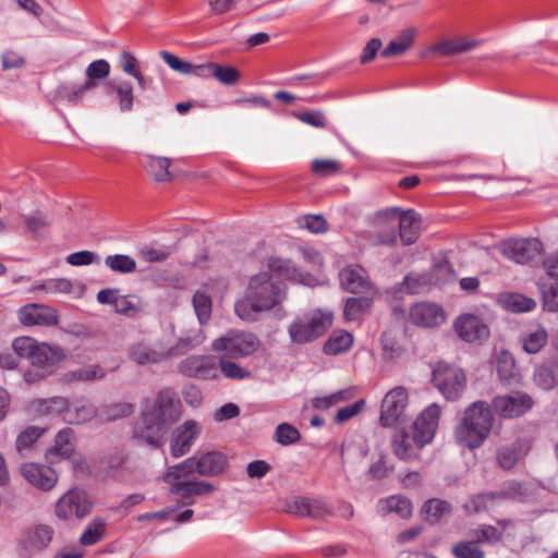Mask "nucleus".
<instances>
[{"mask_svg":"<svg viewBox=\"0 0 558 558\" xmlns=\"http://www.w3.org/2000/svg\"><path fill=\"white\" fill-rule=\"evenodd\" d=\"M180 407V400L173 390L161 389L154 399H147L143 403L133 437L153 448H159L163 435L179 420Z\"/></svg>","mask_w":558,"mask_h":558,"instance_id":"f257e3e1","label":"nucleus"},{"mask_svg":"<svg viewBox=\"0 0 558 558\" xmlns=\"http://www.w3.org/2000/svg\"><path fill=\"white\" fill-rule=\"evenodd\" d=\"M286 296V286L269 271L252 276L245 295L234 305L235 314L245 322H255L260 313L279 304Z\"/></svg>","mask_w":558,"mask_h":558,"instance_id":"f03ea898","label":"nucleus"},{"mask_svg":"<svg viewBox=\"0 0 558 558\" xmlns=\"http://www.w3.org/2000/svg\"><path fill=\"white\" fill-rule=\"evenodd\" d=\"M494 425V414L485 401H476L465 409L456 426L454 438L459 446L476 449L488 438Z\"/></svg>","mask_w":558,"mask_h":558,"instance_id":"7ed1b4c3","label":"nucleus"},{"mask_svg":"<svg viewBox=\"0 0 558 558\" xmlns=\"http://www.w3.org/2000/svg\"><path fill=\"white\" fill-rule=\"evenodd\" d=\"M190 349L187 339H180L175 345L162 341L150 342L142 339L129 344L126 354L130 361L140 366L166 362Z\"/></svg>","mask_w":558,"mask_h":558,"instance_id":"20e7f679","label":"nucleus"},{"mask_svg":"<svg viewBox=\"0 0 558 558\" xmlns=\"http://www.w3.org/2000/svg\"><path fill=\"white\" fill-rule=\"evenodd\" d=\"M191 462L172 465L163 474V481L170 485V492L183 499L196 496H207L215 490V486L205 481L192 480Z\"/></svg>","mask_w":558,"mask_h":558,"instance_id":"39448f33","label":"nucleus"},{"mask_svg":"<svg viewBox=\"0 0 558 558\" xmlns=\"http://www.w3.org/2000/svg\"><path fill=\"white\" fill-rule=\"evenodd\" d=\"M331 324L332 315L317 310L298 316L288 331L294 343L304 344L322 337Z\"/></svg>","mask_w":558,"mask_h":558,"instance_id":"423d86ee","label":"nucleus"},{"mask_svg":"<svg viewBox=\"0 0 558 558\" xmlns=\"http://www.w3.org/2000/svg\"><path fill=\"white\" fill-rule=\"evenodd\" d=\"M258 338L247 331L230 330L213 342V350L225 352L231 359H240L253 354L258 350Z\"/></svg>","mask_w":558,"mask_h":558,"instance_id":"0eeeda50","label":"nucleus"},{"mask_svg":"<svg viewBox=\"0 0 558 558\" xmlns=\"http://www.w3.org/2000/svg\"><path fill=\"white\" fill-rule=\"evenodd\" d=\"M386 221L395 222V226H399V234L403 244L410 245L417 240L421 222L414 210L401 211L395 207L378 211L375 215V222L377 225H383Z\"/></svg>","mask_w":558,"mask_h":558,"instance_id":"6e6552de","label":"nucleus"},{"mask_svg":"<svg viewBox=\"0 0 558 558\" xmlns=\"http://www.w3.org/2000/svg\"><path fill=\"white\" fill-rule=\"evenodd\" d=\"M497 248L506 258L518 264H526L542 254L543 244L535 238L508 239L501 241Z\"/></svg>","mask_w":558,"mask_h":558,"instance_id":"1a4fd4ad","label":"nucleus"},{"mask_svg":"<svg viewBox=\"0 0 558 558\" xmlns=\"http://www.w3.org/2000/svg\"><path fill=\"white\" fill-rule=\"evenodd\" d=\"M433 381L448 400H457L465 388V375L462 369L451 365H439L434 371Z\"/></svg>","mask_w":558,"mask_h":558,"instance_id":"9d476101","label":"nucleus"},{"mask_svg":"<svg viewBox=\"0 0 558 558\" xmlns=\"http://www.w3.org/2000/svg\"><path fill=\"white\" fill-rule=\"evenodd\" d=\"M284 511L302 518L325 520L333 514L332 507L323 499L298 496L286 500Z\"/></svg>","mask_w":558,"mask_h":558,"instance_id":"9b49d317","label":"nucleus"},{"mask_svg":"<svg viewBox=\"0 0 558 558\" xmlns=\"http://www.w3.org/2000/svg\"><path fill=\"white\" fill-rule=\"evenodd\" d=\"M534 404L533 397L521 391L497 396L493 399V408L502 418L520 417L532 410Z\"/></svg>","mask_w":558,"mask_h":558,"instance_id":"f8f14e48","label":"nucleus"},{"mask_svg":"<svg viewBox=\"0 0 558 558\" xmlns=\"http://www.w3.org/2000/svg\"><path fill=\"white\" fill-rule=\"evenodd\" d=\"M408 390L404 387L398 386L389 390L381 402L380 424L390 427L401 422L408 405Z\"/></svg>","mask_w":558,"mask_h":558,"instance_id":"ddd939ff","label":"nucleus"},{"mask_svg":"<svg viewBox=\"0 0 558 558\" xmlns=\"http://www.w3.org/2000/svg\"><path fill=\"white\" fill-rule=\"evenodd\" d=\"M87 495L77 489L66 492L56 504V515L62 520L83 519L92 510Z\"/></svg>","mask_w":558,"mask_h":558,"instance_id":"4468645a","label":"nucleus"},{"mask_svg":"<svg viewBox=\"0 0 558 558\" xmlns=\"http://www.w3.org/2000/svg\"><path fill=\"white\" fill-rule=\"evenodd\" d=\"M410 322L421 328H435L447 320L446 311L435 302L414 303L409 311Z\"/></svg>","mask_w":558,"mask_h":558,"instance_id":"2eb2a0df","label":"nucleus"},{"mask_svg":"<svg viewBox=\"0 0 558 558\" xmlns=\"http://www.w3.org/2000/svg\"><path fill=\"white\" fill-rule=\"evenodd\" d=\"M54 537V530L48 524H37L27 529L22 538L21 545L28 555L40 554L46 550Z\"/></svg>","mask_w":558,"mask_h":558,"instance_id":"dca6fc26","label":"nucleus"},{"mask_svg":"<svg viewBox=\"0 0 558 558\" xmlns=\"http://www.w3.org/2000/svg\"><path fill=\"white\" fill-rule=\"evenodd\" d=\"M20 471L27 483L44 492L51 490L58 483L57 472L44 464L24 463L21 465Z\"/></svg>","mask_w":558,"mask_h":558,"instance_id":"f3484780","label":"nucleus"},{"mask_svg":"<svg viewBox=\"0 0 558 558\" xmlns=\"http://www.w3.org/2000/svg\"><path fill=\"white\" fill-rule=\"evenodd\" d=\"M17 317L25 326H54L58 324L57 311L48 305L37 303L21 307Z\"/></svg>","mask_w":558,"mask_h":558,"instance_id":"a211bd4d","label":"nucleus"},{"mask_svg":"<svg viewBox=\"0 0 558 558\" xmlns=\"http://www.w3.org/2000/svg\"><path fill=\"white\" fill-rule=\"evenodd\" d=\"M441 410L438 404L428 405L414 421L413 433L420 444H428L435 436Z\"/></svg>","mask_w":558,"mask_h":558,"instance_id":"6ab92c4d","label":"nucleus"},{"mask_svg":"<svg viewBox=\"0 0 558 558\" xmlns=\"http://www.w3.org/2000/svg\"><path fill=\"white\" fill-rule=\"evenodd\" d=\"M454 329L458 336L466 342L482 341L489 336L488 326L472 314L461 315L454 322Z\"/></svg>","mask_w":558,"mask_h":558,"instance_id":"aec40b11","label":"nucleus"},{"mask_svg":"<svg viewBox=\"0 0 558 558\" xmlns=\"http://www.w3.org/2000/svg\"><path fill=\"white\" fill-rule=\"evenodd\" d=\"M184 462H191V471L202 476H217L225 472L228 466L227 457L218 451H209L201 458L192 457Z\"/></svg>","mask_w":558,"mask_h":558,"instance_id":"412c9836","label":"nucleus"},{"mask_svg":"<svg viewBox=\"0 0 558 558\" xmlns=\"http://www.w3.org/2000/svg\"><path fill=\"white\" fill-rule=\"evenodd\" d=\"M339 278L342 288L351 293H367L374 290L366 270L359 265L343 268Z\"/></svg>","mask_w":558,"mask_h":558,"instance_id":"4be33fe9","label":"nucleus"},{"mask_svg":"<svg viewBox=\"0 0 558 558\" xmlns=\"http://www.w3.org/2000/svg\"><path fill=\"white\" fill-rule=\"evenodd\" d=\"M201 426L195 421H186L180 425L171 440V453L173 457L179 458L184 456L191 448L193 441L201 433Z\"/></svg>","mask_w":558,"mask_h":558,"instance_id":"5701e85b","label":"nucleus"},{"mask_svg":"<svg viewBox=\"0 0 558 558\" xmlns=\"http://www.w3.org/2000/svg\"><path fill=\"white\" fill-rule=\"evenodd\" d=\"M180 372L190 377L208 379L216 376V366L213 357L193 355L180 363Z\"/></svg>","mask_w":558,"mask_h":558,"instance_id":"b1692460","label":"nucleus"},{"mask_svg":"<svg viewBox=\"0 0 558 558\" xmlns=\"http://www.w3.org/2000/svg\"><path fill=\"white\" fill-rule=\"evenodd\" d=\"M496 368L504 385L517 386L521 384L522 375L517 366L513 355L508 350H500L496 355Z\"/></svg>","mask_w":558,"mask_h":558,"instance_id":"393cba45","label":"nucleus"},{"mask_svg":"<svg viewBox=\"0 0 558 558\" xmlns=\"http://www.w3.org/2000/svg\"><path fill=\"white\" fill-rule=\"evenodd\" d=\"M426 444H420L417 436L408 434L405 430H397L391 440L393 453L401 460H411L417 457L418 451Z\"/></svg>","mask_w":558,"mask_h":558,"instance_id":"a878e982","label":"nucleus"},{"mask_svg":"<svg viewBox=\"0 0 558 558\" xmlns=\"http://www.w3.org/2000/svg\"><path fill=\"white\" fill-rule=\"evenodd\" d=\"M62 357L63 354L59 349L52 348L46 343H38L28 361L33 366L40 369V373H37L36 377L44 378L48 374V368L61 361Z\"/></svg>","mask_w":558,"mask_h":558,"instance_id":"bb28decb","label":"nucleus"},{"mask_svg":"<svg viewBox=\"0 0 558 558\" xmlns=\"http://www.w3.org/2000/svg\"><path fill=\"white\" fill-rule=\"evenodd\" d=\"M480 45V40L459 37L453 39H445L433 46L427 50L428 52L435 53L440 57H453L457 54L465 53L473 50Z\"/></svg>","mask_w":558,"mask_h":558,"instance_id":"cd10ccee","label":"nucleus"},{"mask_svg":"<svg viewBox=\"0 0 558 558\" xmlns=\"http://www.w3.org/2000/svg\"><path fill=\"white\" fill-rule=\"evenodd\" d=\"M96 405L86 398L68 400V409L64 414V422L68 424H84L97 416Z\"/></svg>","mask_w":558,"mask_h":558,"instance_id":"c85d7f7f","label":"nucleus"},{"mask_svg":"<svg viewBox=\"0 0 558 558\" xmlns=\"http://www.w3.org/2000/svg\"><path fill=\"white\" fill-rule=\"evenodd\" d=\"M66 409L68 399L63 397L37 399L31 403V411L37 417L62 415V418L64 420Z\"/></svg>","mask_w":558,"mask_h":558,"instance_id":"c756f323","label":"nucleus"},{"mask_svg":"<svg viewBox=\"0 0 558 558\" xmlns=\"http://www.w3.org/2000/svg\"><path fill=\"white\" fill-rule=\"evenodd\" d=\"M539 290L543 298V306L548 312L558 311V276L551 271L539 280Z\"/></svg>","mask_w":558,"mask_h":558,"instance_id":"7c9ffc66","label":"nucleus"},{"mask_svg":"<svg viewBox=\"0 0 558 558\" xmlns=\"http://www.w3.org/2000/svg\"><path fill=\"white\" fill-rule=\"evenodd\" d=\"M415 36L416 29L414 27L403 29L396 39L391 40L387 45V47L381 51V56L385 58H391L403 54L413 46Z\"/></svg>","mask_w":558,"mask_h":558,"instance_id":"2f4dec72","label":"nucleus"},{"mask_svg":"<svg viewBox=\"0 0 558 558\" xmlns=\"http://www.w3.org/2000/svg\"><path fill=\"white\" fill-rule=\"evenodd\" d=\"M74 433L71 428L65 427L61 429L54 440L53 447L48 451L50 462H53V457L68 459L72 456L74 448L72 445Z\"/></svg>","mask_w":558,"mask_h":558,"instance_id":"473e14b6","label":"nucleus"},{"mask_svg":"<svg viewBox=\"0 0 558 558\" xmlns=\"http://www.w3.org/2000/svg\"><path fill=\"white\" fill-rule=\"evenodd\" d=\"M500 305L513 313H524L532 311L536 303L533 299L520 293L506 292L498 298Z\"/></svg>","mask_w":558,"mask_h":558,"instance_id":"72a5a7b5","label":"nucleus"},{"mask_svg":"<svg viewBox=\"0 0 558 558\" xmlns=\"http://www.w3.org/2000/svg\"><path fill=\"white\" fill-rule=\"evenodd\" d=\"M33 290L44 291L50 294H71L75 293L76 290H78L80 293L83 292V286L74 284L71 280L66 278H51L34 286Z\"/></svg>","mask_w":558,"mask_h":558,"instance_id":"f704fd0d","label":"nucleus"},{"mask_svg":"<svg viewBox=\"0 0 558 558\" xmlns=\"http://www.w3.org/2000/svg\"><path fill=\"white\" fill-rule=\"evenodd\" d=\"M353 344V336L345 330L333 331L324 344V352L328 355H338L347 352Z\"/></svg>","mask_w":558,"mask_h":558,"instance_id":"c9c22d12","label":"nucleus"},{"mask_svg":"<svg viewBox=\"0 0 558 558\" xmlns=\"http://www.w3.org/2000/svg\"><path fill=\"white\" fill-rule=\"evenodd\" d=\"M480 546L481 544L475 542V537L469 531L465 539L453 544L451 553L456 558H485V553Z\"/></svg>","mask_w":558,"mask_h":558,"instance_id":"e433bc0d","label":"nucleus"},{"mask_svg":"<svg viewBox=\"0 0 558 558\" xmlns=\"http://www.w3.org/2000/svg\"><path fill=\"white\" fill-rule=\"evenodd\" d=\"M107 522L102 518H94L80 537L83 546H92L99 543L106 533Z\"/></svg>","mask_w":558,"mask_h":558,"instance_id":"4c0bfd02","label":"nucleus"},{"mask_svg":"<svg viewBox=\"0 0 558 558\" xmlns=\"http://www.w3.org/2000/svg\"><path fill=\"white\" fill-rule=\"evenodd\" d=\"M548 335L545 328L538 327L521 337L523 350L529 354L538 353L547 343Z\"/></svg>","mask_w":558,"mask_h":558,"instance_id":"58836bf2","label":"nucleus"},{"mask_svg":"<svg viewBox=\"0 0 558 558\" xmlns=\"http://www.w3.org/2000/svg\"><path fill=\"white\" fill-rule=\"evenodd\" d=\"M170 163L171 161L168 158L148 156L146 167L155 181L167 182L172 180V174L169 171Z\"/></svg>","mask_w":558,"mask_h":558,"instance_id":"ea45409f","label":"nucleus"},{"mask_svg":"<svg viewBox=\"0 0 558 558\" xmlns=\"http://www.w3.org/2000/svg\"><path fill=\"white\" fill-rule=\"evenodd\" d=\"M96 86L97 83L92 82H85L80 86L73 87L61 85L57 89V95L61 100H65L71 105H77L84 97L85 93L94 89Z\"/></svg>","mask_w":558,"mask_h":558,"instance_id":"a19ab883","label":"nucleus"},{"mask_svg":"<svg viewBox=\"0 0 558 558\" xmlns=\"http://www.w3.org/2000/svg\"><path fill=\"white\" fill-rule=\"evenodd\" d=\"M108 88L116 92L121 111L129 112L133 109L134 94L130 82L122 81L118 84H110Z\"/></svg>","mask_w":558,"mask_h":558,"instance_id":"79ce46f5","label":"nucleus"},{"mask_svg":"<svg viewBox=\"0 0 558 558\" xmlns=\"http://www.w3.org/2000/svg\"><path fill=\"white\" fill-rule=\"evenodd\" d=\"M105 264L114 272L132 274L136 270L135 259L124 254L108 255Z\"/></svg>","mask_w":558,"mask_h":558,"instance_id":"37998d69","label":"nucleus"},{"mask_svg":"<svg viewBox=\"0 0 558 558\" xmlns=\"http://www.w3.org/2000/svg\"><path fill=\"white\" fill-rule=\"evenodd\" d=\"M24 222L27 230L36 236H44L50 227L48 215L39 210L25 216Z\"/></svg>","mask_w":558,"mask_h":558,"instance_id":"c03bdc74","label":"nucleus"},{"mask_svg":"<svg viewBox=\"0 0 558 558\" xmlns=\"http://www.w3.org/2000/svg\"><path fill=\"white\" fill-rule=\"evenodd\" d=\"M142 310V301L135 295H119L114 305V311L118 314L128 317L136 316Z\"/></svg>","mask_w":558,"mask_h":558,"instance_id":"a18cd8bd","label":"nucleus"},{"mask_svg":"<svg viewBox=\"0 0 558 558\" xmlns=\"http://www.w3.org/2000/svg\"><path fill=\"white\" fill-rule=\"evenodd\" d=\"M383 504L386 512L397 513L403 519L410 518L413 511L411 501L402 496H391L384 500Z\"/></svg>","mask_w":558,"mask_h":558,"instance_id":"49530a36","label":"nucleus"},{"mask_svg":"<svg viewBox=\"0 0 558 558\" xmlns=\"http://www.w3.org/2000/svg\"><path fill=\"white\" fill-rule=\"evenodd\" d=\"M372 305L369 298H349L344 305L343 316L347 320H356Z\"/></svg>","mask_w":558,"mask_h":558,"instance_id":"de8ad7c7","label":"nucleus"},{"mask_svg":"<svg viewBox=\"0 0 558 558\" xmlns=\"http://www.w3.org/2000/svg\"><path fill=\"white\" fill-rule=\"evenodd\" d=\"M498 500L494 493L478 494L471 497L465 504L464 509L468 513H480L488 510Z\"/></svg>","mask_w":558,"mask_h":558,"instance_id":"09e8293b","label":"nucleus"},{"mask_svg":"<svg viewBox=\"0 0 558 558\" xmlns=\"http://www.w3.org/2000/svg\"><path fill=\"white\" fill-rule=\"evenodd\" d=\"M475 542L482 544H496L502 539V531L495 525L483 524L470 531Z\"/></svg>","mask_w":558,"mask_h":558,"instance_id":"8fccbe9b","label":"nucleus"},{"mask_svg":"<svg viewBox=\"0 0 558 558\" xmlns=\"http://www.w3.org/2000/svg\"><path fill=\"white\" fill-rule=\"evenodd\" d=\"M373 222L376 227V230L373 233L375 244L392 245L396 243L397 234L395 222L386 221L383 225H377L375 222V217L373 218Z\"/></svg>","mask_w":558,"mask_h":558,"instance_id":"3c124183","label":"nucleus"},{"mask_svg":"<svg viewBox=\"0 0 558 558\" xmlns=\"http://www.w3.org/2000/svg\"><path fill=\"white\" fill-rule=\"evenodd\" d=\"M429 286V279L426 275L411 274L408 275L402 283H400L399 291L409 294H417L426 290Z\"/></svg>","mask_w":558,"mask_h":558,"instance_id":"603ef678","label":"nucleus"},{"mask_svg":"<svg viewBox=\"0 0 558 558\" xmlns=\"http://www.w3.org/2000/svg\"><path fill=\"white\" fill-rule=\"evenodd\" d=\"M450 511L449 505L440 499L427 500L422 509L425 520L430 522H437L444 514Z\"/></svg>","mask_w":558,"mask_h":558,"instance_id":"864d4df0","label":"nucleus"},{"mask_svg":"<svg viewBox=\"0 0 558 558\" xmlns=\"http://www.w3.org/2000/svg\"><path fill=\"white\" fill-rule=\"evenodd\" d=\"M135 410V405L130 402H116L108 404L102 410L105 421H116L130 416Z\"/></svg>","mask_w":558,"mask_h":558,"instance_id":"5fc2aeb1","label":"nucleus"},{"mask_svg":"<svg viewBox=\"0 0 558 558\" xmlns=\"http://www.w3.org/2000/svg\"><path fill=\"white\" fill-rule=\"evenodd\" d=\"M494 494L498 501L505 499L524 500L527 497V489L521 483L512 481Z\"/></svg>","mask_w":558,"mask_h":558,"instance_id":"6e6d98bb","label":"nucleus"},{"mask_svg":"<svg viewBox=\"0 0 558 558\" xmlns=\"http://www.w3.org/2000/svg\"><path fill=\"white\" fill-rule=\"evenodd\" d=\"M383 354L386 360H391L402 352L398 335L393 330H386L381 336Z\"/></svg>","mask_w":558,"mask_h":558,"instance_id":"4d7b16f0","label":"nucleus"},{"mask_svg":"<svg viewBox=\"0 0 558 558\" xmlns=\"http://www.w3.org/2000/svg\"><path fill=\"white\" fill-rule=\"evenodd\" d=\"M193 306L199 323L205 324L211 314L210 298L206 293L197 291L193 296Z\"/></svg>","mask_w":558,"mask_h":558,"instance_id":"13d9d810","label":"nucleus"},{"mask_svg":"<svg viewBox=\"0 0 558 558\" xmlns=\"http://www.w3.org/2000/svg\"><path fill=\"white\" fill-rule=\"evenodd\" d=\"M534 381L539 388L550 390L558 385V375L551 368L542 365L535 369Z\"/></svg>","mask_w":558,"mask_h":558,"instance_id":"bf43d9fd","label":"nucleus"},{"mask_svg":"<svg viewBox=\"0 0 558 558\" xmlns=\"http://www.w3.org/2000/svg\"><path fill=\"white\" fill-rule=\"evenodd\" d=\"M105 376H106V372L98 364L81 367L78 369L73 371L70 374L71 379L78 380V381L101 379Z\"/></svg>","mask_w":558,"mask_h":558,"instance_id":"052dcab7","label":"nucleus"},{"mask_svg":"<svg viewBox=\"0 0 558 558\" xmlns=\"http://www.w3.org/2000/svg\"><path fill=\"white\" fill-rule=\"evenodd\" d=\"M45 433L44 428L38 426H28L23 432H21L15 441V448L19 452L24 449H27L32 446L43 434Z\"/></svg>","mask_w":558,"mask_h":558,"instance_id":"680f3d73","label":"nucleus"},{"mask_svg":"<svg viewBox=\"0 0 558 558\" xmlns=\"http://www.w3.org/2000/svg\"><path fill=\"white\" fill-rule=\"evenodd\" d=\"M214 78L223 85H235L241 78V73L234 66L216 63Z\"/></svg>","mask_w":558,"mask_h":558,"instance_id":"e2e57ef3","label":"nucleus"},{"mask_svg":"<svg viewBox=\"0 0 558 558\" xmlns=\"http://www.w3.org/2000/svg\"><path fill=\"white\" fill-rule=\"evenodd\" d=\"M298 223L301 228L307 229L312 233H324L328 229V223L322 215H306L299 218Z\"/></svg>","mask_w":558,"mask_h":558,"instance_id":"0e129e2a","label":"nucleus"},{"mask_svg":"<svg viewBox=\"0 0 558 558\" xmlns=\"http://www.w3.org/2000/svg\"><path fill=\"white\" fill-rule=\"evenodd\" d=\"M300 437L299 430L288 423L279 424L276 428L275 438L283 446L299 441Z\"/></svg>","mask_w":558,"mask_h":558,"instance_id":"69168bd1","label":"nucleus"},{"mask_svg":"<svg viewBox=\"0 0 558 558\" xmlns=\"http://www.w3.org/2000/svg\"><path fill=\"white\" fill-rule=\"evenodd\" d=\"M268 266L271 272L288 279H293L298 272L291 260L278 257L270 258Z\"/></svg>","mask_w":558,"mask_h":558,"instance_id":"338daca9","label":"nucleus"},{"mask_svg":"<svg viewBox=\"0 0 558 558\" xmlns=\"http://www.w3.org/2000/svg\"><path fill=\"white\" fill-rule=\"evenodd\" d=\"M110 73V64L104 59L93 61L86 69V82L96 83L97 80L106 78Z\"/></svg>","mask_w":558,"mask_h":558,"instance_id":"774afa93","label":"nucleus"}]
</instances>
